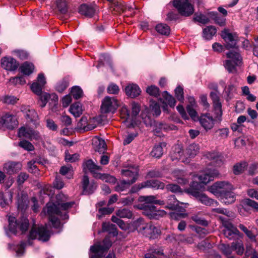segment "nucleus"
<instances>
[{
  "mask_svg": "<svg viewBox=\"0 0 258 258\" xmlns=\"http://www.w3.org/2000/svg\"><path fill=\"white\" fill-rule=\"evenodd\" d=\"M74 202L58 203L57 205L53 203H48L43 212L49 216V219L54 227L57 228L60 225L58 217L62 220L69 218L66 210L72 207Z\"/></svg>",
  "mask_w": 258,
  "mask_h": 258,
  "instance_id": "1",
  "label": "nucleus"
},
{
  "mask_svg": "<svg viewBox=\"0 0 258 258\" xmlns=\"http://www.w3.org/2000/svg\"><path fill=\"white\" fill-rule=\"evenodd\" d=\"M198 185L197 182H193L190 187L186 189V192L194 197L198 201L206 206H218V203L209 198L205 194L201 193L198 189L194 188V186Z\"/></svg>",
  "mask_w": 258,
  "mask_h": 258,
  "instance_id": "2",
  "label": "nucleus"
},
{
  "mask_svg": "<svg viewBox=\"0 0 258 258\" xmlns=\"http://www.w3.org/2000/svg\"><path fill=\"white\" fill-rule=\"evenodd\" d=\"M111 246L109 238L105 237L102 243L97 242L90 247V252L93 254L90 255V258H101L104 252L106 251Z\"/></svg>",
  "mask_w": 258,
  "mask_h": 258,
  "instance_id": "3",
  "label": "nucleus"
},
{
  "mask_svg": "<svg viewBox=\"0 0 258 258\" xmlns=\"http://www.w3.org/2000/svg\"><path fill=\"white\" fill-rule=\"evenodd\" d=\"M219 218L224 227V229L222 230L223 234L226 238L231 240L235 238L236 237L240 236V233L231 223L229 219L223 216H219Z\"/></svg>",
  "mask_w": 258,
  "mask_h": 258,
  "instance_id": "4",
  "label": "nucleus"
},
{
  "mask_svg": "<svg viewBox=\"0 0 258 258\" xmlns=\"http://www.w3.org/2000/svg\"><path fill=\"white\" fill-rule=\"evenodd\" d=\"M9 229L12 233L16 234L18 230L22 232L26 231L29 227V221L27 218H23L20 220H16V218L13 216L9 217Z\"/></svg>",
  "mask_w": 258,
  "mask_h": 258,
  "instance_id": "5",
  "label": "nucleus"
},
{
  "mask_svg": "<svg viewBox=\"0 0 258 258\" xmlns=\"http://www.w3.org/2000/svg\"><path fill=\"white\" fill-rule=\"evenodd\" d=\"M173 5L182 16L189 17L195 11L194 6L188 0H173Z\"/></svg>",
  "mask_w": 258,
  "mask_h": 258,
  "instance_id": "6",
  "label": "nucleus"
},
{
  "mask_svg": "<svg viewBox=\"0 0 258 258\" xmlns=\"http://www.w3.org/2000/svg\"><path fill=\"white\" fill-rule=\"evenodd\" d=\"M228 59L224 62V66L229 73L235 71V67L241 62L242 58L239 53L229 51L226 54Z\"/></svg>",
  "mask_w": 258,
  "mask_h": 258,
  "instance_id": "7",
  "label": "nucleus"
},
{
  "mask_svg": "<svg viewBox=\"0 0 258 258\" xmlns=\"http://www.w3.org/2000/svg\"><path fill=\"white\" fill-rule=\"evenodd\" d=\"M49 237L50 233L46 225L38 227L34 225L30 232L29 239H38L42 241H47Z\"/></svg>",
  "mask_w": 258,
  "mask_h": 258,
  "instance_id": "8",
  "label": "nucleus"
},
{
  "mask_svg": "<svg viewBox=\"0 0 258 258\" xmlns=\"http://www.w3.org/2000/svg\"><path fill=\"white\" fill-rule=\"evenodd\" d=\"M233 189V186L230 182L226 181L216 182L208 188V190L217 197L229 190Z\"/></svg>",
  "mask_w": 258,
  "mask_h": 258,
  "instance_id": "9",
  "label": "nucleus"
},
{
  "mask_svg": "<svg viewBox=\"0 0 258 258\" xmlns=\"http://www.w3.org/2000/svg\"><path fill=\"white\" fill-rule=\"evenodd\" d=\"M141 209L143 210L144 215L150 219L157 220L165 216L167 213L163 210L157 209L154 205H144Z\"/></svg>",
  "mask_w": 258,
  "mask_h": 258,
  "instance_id": "10",
  "label": "nucleus"
},
{
  "mask_svg": "<svg viewBox=\"0 0 258 258\" xmlns=\"http://www.w3.org/2000/svg\"><path fill=\"white\" fill-rule=\"evenodd\" d=\"M117 100L114 97H105L102 101L100 108L102 113H113L118 106Z\"/></svg>",
  "mask_w": 258,
  "mask_h": 258,
  "instance_id": "11",
  "label": "nucleus"
},
{
  "mask_svg": "<svg viewBox=\"0 0 258 258\" xmlns=\"http://www.w3.org/2000/svg\"><path fill=\"white\" fill-rule=\"evenodd\" d=\"M18 121L15 116L7 113L0 118V128L14 129L18 126Z\"/></svg>",
  "mask_w": 258,
  "mask_h": 258,
  "instance_id": "12",
  "label": "nucleus"
},
{
  "mask_svg": "<svg viewBox=\"0 0 258 258\" xmlns=\"http://www.w3.org/2000/svg\"><path fill=\"white\" fill-rule=\"evenodd\" d=\"M201 125L207 132L213 128L217 120L209 113L202 114L199 117Z\"/></svg>",
  "mask_w": 258,
  "mask_h": 258,
  "instance_id": "13",
  "label": "nucleus"
},
{
  "mask_svg": "<svg viewBox=\"0 0 258 258\" xmlns=\"http://www.w3.org/2000/svg\"><path fill=\"white\" fill-rule=\"evenodd\" d=\"M221 36L226 43L225 47L227 49L236 47L237 37L235 34L231 33L225 29L221 32Z\"/></svg>",
  "mask_w": 258,
  "mask_h": 258,
  "instance_id": "14",
  "label": "nucleus"
},
{
  "mask_svg": "<svg viewBox=\"0 0 258 258\" xmlns=\"http://www.w3.org/2000/svg\"><path fill=\"white\" fill-rule=\"evenodd\" d=\"M219 172L215 169H206L198 175V179L204 184H207L219 175Z\"/></svg>",
  "mask_w": 258,
  "mask_h": 258,
  "instance_id": "15",
  "label": "nucleus"
},
{
  "mask_svg": "<svg viewBox=\"0 0 258 258\" xmlns=\"http://www.w3.org/2000/svg\"><path fill=\"white\" fill-rule=\"evenodd\" d=\"M18 135L19 137L26 138L31 140L33 139L39 140L40 138L39 132L25 126L21 127L19 129Z\"/></svg>",
  "mask_w": 258,
  "mask_h": 258,
  "instance_id": "16",
  "label": "nucleus"
},
{
  "mask_svg": "<svg viewBox=\"0 0 258 258\" xmlns=\"http://www.w3.org/2000/svg\"><path fill=\"white\" fill-rule=\"evenodd\" d=\"M121 172L123 176L131 178V179H128L126 181L133 184L136 182L138 178L139 169L137 167L130 166L127 169L121 170Z\"/></svg>",
  "mask_w": 258,
  "mask_h": 258,
  "instance_id": "17",
  "label": "nucleus"
},
{
  "mask_svg": "<svg viewBox=\"0 0 258 258\" xmlns=\"http://www.w3.org/2000/svg\"><path fill=\"white\" fill-rule=\"evenodd\" d=\"M83 194L84 195H89L92 194L96 188V184L93 181H89L88 177L84 175L82 181Z\"/></svg>",
  "mask_w": 258,
  "mask_h": 258,
  "instance_id": "18",
  "label": "nucleus"
},
{
  "mask_svg": "<svg viewBox=\"0 0 258 258\" xmlns=\"http://www.w3.org/2000/svg\"><path fill=\"white\" fill-rule=\"evenodd\" d=\"M22 164L19 162L9 161L4 164V170L8 174H13L18 172L22 169Z\"/></svg>",
  "mask_w": 258,
  "mask_h": 258,
  "instance_id": "19",
  "label": "nucleus"
},
{
  "mask_svg": "<svg viewBox=\"0 0 258 258\" xmlns=\"http://www.w3.org/2000/svg\"><path fill=\"white\" fill-rule=\"evenodd\" d=\"M2 67L8 71L16 70L19 66L18 62L14 58L11 57H5L1 60Z\"/></svg>",
  "mask_w": 258,
  "mask_h": 258,
  "instance_id": "20",
  "label": "nucleus"
},
{
  "mask_svg": "<svg viewBox=\"0 0 258 258\" xmlns=\"http://www.w3.org/2000/svg\"><path fill=\"white\" fill-rule=\"evenodd\" d=\"M172 175L175 178L174 180L180 184L184 185L189 181L188 175L182 170H175L172 172Z\"/></svg>",
  "mask_w": 258,
  "mask_h": 258,
  "instance_id": "21",
  "label": "nucleus"
},
{
  "mask_svg": "<svg viewBox=\"0 0 258 258\" xmlns=\"http://www.w3.org/2000/svg\"><path fill=\"white\" fill-rule=\"evenodd\" d=\"M185 154L183 153L182 147L180 145H176L173 148L171 153V158L172 161L175 160H181L182 162L187 161Z\"/></svg>",
  "mask_w": 258,
  "mask_h": 258,
  "instance_id": "22",
  "label": "nucleus"
},
{
  "mask_svg": "<svg viewBox=\"0 0 258 258\" xmlns=\"http://www.w3.org/2000/svg\"><path fill=\"white\" fill-rule=\"evenodd\" d=\"M161 233L160 230L151 223H148L142 234L150 238H156Z\"/></svg>",
  "mask_w": 258,
  "mask_h": 258,
  "instance_id": "23",
  "label": "nucleus"
},
{
  "mask_svg": "<svg viewBox=\"0 0 258 258\" xmlns=\"http://www.w3.org/2000/svg\"><path fill=\"white\" fill-rule=\"evenodd\" d=\"M220 202L225 205H229L233 203L236 200V194L232 190L223 194L217 197Z\"/></svg>",
  "mask_w": 258,
  "mask_h": 258,
  "instance_id": "24",
  "label": "nucleus"
},
{
  "mask_svg": "<svg viewBox=\"0 0 258 258\" xmlns=\"http://www.w3.org/2000/svg\"><path fill=\"white\" fill-rule=\"evenodd\" d=\"M28 203L27 195L23 191L18 193L17 202L18 209L21 211L26 209L28 206Z\"/></svg>",
  "mask_w": 258,
  "mask_h": 258,
  "instance_id": "25",
  "label": "nucleus"
},
{
  "mask_svg": "<svg viewBox=\"0 0 258 258\" xmlns=\"http://www.w3.org/2000/svg\"><path fill=\"white\" fill-rule=\"evenodd\" d=\"M83 169L85 172L87 170L89 171L95 177V175H96V174H98L97 172L101 171L102 167L96 165L92 160H88L83 164Z\"/></svg>",
  "mask_w": 258,
  "mask_h": 258,
  "instance_id": "26",
  "label": "nucleus"
},
{
  "mask_svg": "<svg viewBox=\"0 0 258 258\" xmlns=\"http://www.w3.org/2000/svg\"><path fill=\"white\" fill-rule=\"evenodd\" d=\"M13 192L12 190L4 193H0V205L2 207H5L9 205L12 202Z\"/></svg>",
  "mask_w": 258,
  "mask_h": 258,
  "instance_id": "27",
  "label": "nucleus"
},
{
  "mask_svg": "<svg viewBox=\"0 0 258 258\" xmlns=\"http://www.w3.org/2000/svg\"><path fill=\"white\" fill-rule=\"evenodd\" d=\"M92 145L94 150L100 153L103 152L106 149L105 141L98 137L93 138Z\"/></svg>",
  "mask_w": 258,
  "mask_h": 258,
  "instance_id": "28",
  "label": "nucleus"
},
{
  "mask_svg": "<svg viewBox=\"0 0 258 258\" xmlns=\"http://www.w3.org/2000/svg\"><path fill=\"white\" fill-rule=\"evenodd\" d=\"M126 94L132 97H136L139 95L141 90L139 86L136 84H131L127 86L125 88Z\"/></svg>",
  "mask_w": 258,
  "mask_h": 258,
  "instance_id": "29",
  "label": "nucleus"
},
{
  "mask_svg": "<svg viewBox=\"0 0 258 258\" xmlns=\"http://www.w3.org/2000/svg\"><path fill=\"white\" fill-rule=\"evenodd\" d=\"M79 12L82 15L91 17L95 13V10L92 6L84 4L80 6Z\"/></svg>",
  "mask_w": 258,
  "mask_h": 258,
  "instance_id": "30",
  "label": "nucleus"
},
{
  "mask_svg": "<svg viewBox=\"0 0 258 258\" xmlns=\"http://www.w3.org/2000/svg\"><path fill=\"white\" fill-rule=\"evenodd\" d=\"M143 186L145 187H152L156 189H163L165 187V184L158 180H149L143 182Z\"/></svg>",
  "mask_w": 258,
  "mask_h": 258,
  "instance_id": "31",
  "label": "nucleus"
},
{
  "mask_svg": "<svg viewBox=\"0 0 258 258\" xmlns=\"http://www.w3.org/2000/svg\"><path fill=\"white\" fill-rule=\"evenodd\" d=\"M213 112L214 118L217 120L218 123H220L222 120V110L221 103L213 104Z\"/></svg>",
  "mask_w": 258,
  "mask_h": 258,
  "instance_id": "32",
  "label": "nucleus"
},
{
  "mask_svg": "<svg viewBox=\"0 0 258 258\" xmlns=\"http://www.w3.org/2000/svg\"><path fill=\"white\" fill-rule=\"evenodd\" d=\"M208 158L211 160L215 166H220L223 161V157L218 152L210 153L208 155Z\"/></svg>",
  "mask_w": 258,
  "mask_h": 258,
  "instance_id": "33",
  "label": "nucleus"
},
{
  "mask_svg": "<svg viewBox=\"0 0 258 258\" xmlns=\"http://www.w3.org/2000/svg\"><path fill=\"white\" fill-rule=\"evenodd\" d=\"M200 150L199 146L195 143L189 145L185 150V156L186 158L188 157H193L196 156Z\"/></svg>",
  "mask_w": 258,
  "mask_h": 258,
  "instance_id": "34",
  "label": "nucleus"
},
{
  "mask_svg": "<svg viewBox=\"0 0 258 258\" xmlns=\"http://www.w3.org/2000/svg\"><path fill=\"white\" fill-rule=\"evenodd\" d=\"M69 111L75 117L80 116L83 112L81 103L79 102L74 103L70 106Z\"/></svg>",
  "mask_w": 258,
  "mask_h": 258,
  "instance_id": "35",
  "label": "nucleus"
},
{
  "mask_svg": "<svg viewBox=\"0 0 258 258\" xmlns=\"http://www.w3.org/2000/svg\"><path fill=\"white\" fill-rule=\"evenodd\" d=\"M216 32L217 30L214 26H208L203 30V37L207 40H210L216 34Z\"/></svg>",
  "mask_w": 258,
  "mask_h": 258,
  "instance_id": "36",
  "label": "nucleus"
},
{
  "mask_svg": "<svg viewBox=\"0 0 258 258\" xmlns=\"http://www.w3.org/2000/svg\"><path fill=\"white\" fill-rule=\"evenodd\" d=\"M163 146H166L165 143H162L155 146L151 153V155L156 158H160L163 153Z\"/></svg>",
  "mask_w": 258,
  "mask_h": 258,
  "instance_id": "37",
  "label": "nucleus"
},
{
  "mask_svg": "<svg viewBox=\"0 0 258 258\" xmlns=\"http://www.w3.org/2000/svg\"><path fill=\"white\" fill-rule=\"evenodd\" d=\"M148 223H146L143 218H140L135 221L133 223L134 227L141 234L145 230Z\"/></svg>",
  "mask_w": 258,
  "mask_h": 258,
  "instance_id": "38",
  "label": "nucleus"
},
{
  "mask_svg": "<svg viewBox=\"0 0 258 258\" xmlns=\"http://www.w3.org/2000/svg\"><path fill=\"white\" fill-rule=\"evenodd\" d=\"M167 205L166 208L170 210H175L179 206L180 203L183 204V203H180L179 201L176 200L175 196L172 195L168 197L167 200Z\"/></svg>",
  "mask_w": 258,
  "mask_h": 258,
  "instance_id": "39",
  "label": "nucleus"
},
{
  "mask_svg": "<svg viewBox=\"0 0 258 258\" xmlns=\"http://www.w3.org/2000/svg\"><path fill=\"white\" fill-rule=\"evenodd\" d=\"M232 251H235L239 255H241L244 252V248L241 240L233 242L231 243Z\"/></svg>",
  "mask_w": 258,
  "mask_h": 258,
  "instance_id": "40",
  "label": "nucleus"
},
{
  "mask_svg": "<svg viewBox=\"0 0 258 258\" xmlns=\"http://www.w3.org/2000/svg\"><path fill=\"white\" fill-rule=\"evenodd\" d=\"M120 116L124 120L123 122L127 121H132L131 115L130 114V110L125 105H122L119 110Z\"/></svg>",
  "mask_w": 258,
  "mask_h": 258,
  "instance_id": "41",
  "label": "nucleus"
},
{
  "mask_svg": "<svg viewBox=\"0 0 258 258\" xmlns=\"http://www.w3.org/2000/svg\"><path fill=\"white\" fill-rule=\"evenodd\" d=\"M110 8L113 11L117 13H120L125 11V5L121 1L114 2L111 4Z\"/></svg>",
  "mask_w": 258,
  "mask_h": 258,
  "instance_id": "42",
  "label": "nucleus"
},
{
  "mask_svg": "<svg viewBox=\"0 0 258 258\" xmlns=\"http://www.w3.org/2000/svg\"><path fill=\"white\" fill-rule=\"evenodd\" d=\"M116 215L119 218L131 219L133 216V213L129 209L123 208L117 211Z\"/></svg>",
  "mask_w": 258,
  "mask_h": 258,
  "instance_id": "43",
  "label": "nucleus"
},
{
  "mask_svg": "<svg viewBox=\"0 0 258 258\" xmlns=\"http://www.w3.org/2000/svg\"><path fill=\"white\" fill-rule=\"evenodd\" d=\"M33 64L27 62L24 63L20 68L21 72L26 75H30L33 72Z\"/></svg>",
  "mask_w": 258,
  "mask_h": 258,
  "instance_id": "44",
  "label": "nucleus"
},
{
  "mask_svg": "<svg viewBox=\"0 0 258 258\" xmlns=\"http://www.w3.org/2000/svg\"><path fill=\"white\" fill-rule=\"evenodd\" d=\"M95 177L100 179L106 182L114 183L116 181V178L114 176L106 174H96Z\"/></svg>",
  "mask_w": 258,
  "mask_h": 258,
  "instance_id": "45",
  "label": "nucleus"
},
{
  "mask_svg": "<svg viewBox=\"0 0 258 258\" xmlns=\"http://www.w3.org/2000/svg\"><path fill=\"white\" fill-rule=\"evenodd\" d=\"M247 166V163L246 162H242L236 164L233 166V173L235 175L241 173Z\"/></svg>",
  "mask_w": 258,
  "mask_h": 258,
  "instance_id": "46",
  "label": "nucleus"
},
{
  "mask_svg": "<svg viewBox=\"0 0 258 258\" xmlns=\"http://www.w3.org/2000/svg\"><path fill=\"white\" fill-rule=\"evenodd\" d=\"M157 31L162 35H168L170 34V27L166 24H159L156 27Z\"/></svg>",
  "mask_w": 258,
  "mask_h": 258,
  "instance_id": "47",
  "label": "nucleus"
},
{
  "mask_svg": "<svg viewBox=\"0 0 258 258\" xmlns=\"http://www.w3.org/2000/svg\"><path fill=\"white\" fill-rule=\"evenodd\" d=\"M102 231L111 233L113 235H116L117 234L115 225L109 223H103L102 224Z\"/></svg>",
  "mask_w": 258,
  "mask_h": 258,
  "instance_id": "48",
  "label": "nucleus"
},
{
  "mask_svg": "<svg viewBox=\"0 0 258 258\" xmlns=\"http://www.w3.org/2000/svg\"><path fill=\"white\" fill-rule=\"evenodd\" d=\"M157 128L154 130L155 134H158L159 133L160 131H168V130H175L176 127L174 126H170L166 124L163 123H159L156 125Z\"/></svg>",
  "mask_w": 258,
  "mask_h": 258,
  "instance_id": "49",
  "label": "nucleus"
},
{
  "mask_svg": "<svg viewBox=\"0 0 258 258\" xmlns=\"http://www.w3.org/2000/svg\"><path fill=\"white\" fill-rule=\"evenodd\" d=\"M210 15L211 18L215 21V23L221 26H223L225 24V19L220 17L217 12H211Z\"/></svg>",
  "mask_w": 258,
  "mask_h": 258,
  "instance_id": "50",
  "label": "nucleus"
},
{
  "mask_svg": "<svg viewBox=\"0 0 258 258\" xmlns=\"http://www.w3.org/2000/svg\"><path fill=\"white\" fill-rule=\"evenodd\" d=\"M156 197L154 196H141L139 200L141 202H145V204L141 205L140 209L144 205H151L150 204H155Z\"/></svg>",
  "mask_w": 258,
  "mask_h": 258,
  "instance_id": "51",
  "label": "nucleus"
},
{
  "mask_svg": "<svg viewBox=\"0 0 258 258\" xmlns=\"http://www.w3.org/2000/svg\"><path fill=\"white\" fill-rule=\"evenodd\" d=\"M131 184H132V183H130V182L126 180H122L117 183L115 187V190L117 192L122 191L126 189Z\"/></svg>",
  "mask_w": 258,
  "mask_h": 258,
  "instance_id": "52",
  "label": "nucleus"
},
{
  "mask_svg": "<svg viewBox=\"0 0 258 258\" xmlns=\"http://www.w3.org/2000/svg\"><path fill=\"white\" fill-rule=\"evenodd\" d=\"M162 95L164 100L170 107H174L175 106L176 101L173 96L169 94L166 91L164 92Z\"/></svg>",
  "mask_w": 258,
  "mask_h": 258,
  "instance_id": "53",
  "label": "nucleus"
},
{
  "mask_svg": "<svg viewBox=\"0 0 258 258\" xmlns=\"http://www.w3.org/2000/svg\"><path fill=\"white\" fill-rule=\"evenodd\" d=\"M56 6L59 11L62 14H65L68 11V7L65 0H56Z\"/></svg>",
  "mask_w": 258,
  "mask_h": 258,
  "instance_id": "54",
  "label": "nucleus"
},
{
  "mask_svg": "<svg viewBox=\"0 0 258 258\" xmlns=\"http://www.w3.org/2000/svg\"><path fill=\"white\" fill-rule=\"evenodd\" d=\"M219 248L225 255H229L231 254L232 251V245L229 246L228 244L224 243L221 244L219 245Z\"/></svg>",
  "mask_w": 258,
  "mask_h": 258,
  "instance_id": "55",
  "label": "nucleus"
},
{
  "mask_svg": "<svg viewBox=\"0 0 258 258\" xmlns=\"http://www.w3.org/2000/svg\"><path fill=\"white\" fill-rule=\"evenodd\" d=\"M140 110V106L138 103L133 102L132 104V114L131 115L132 121L134 120L135 117L138 115Z\"/></svg>",
  "mask_w": 258,
  "mask_h": 258,
  "instance_id": "56",
  "label": "nucleus"
},
{
  "mask_svg": "<svg viewBox=\"0 0 258 258\" xmlns=\"http://www.w3.org/2000/svg\"><path fill=\"white\" fill-rule=\"evenodd\" d=\"M71 94L76 99H78L83 96V91L79 86H74L71 90Z\"/></svg>",
  "mask_w": 258,
  "mask_h": 258,
  "instance_id": "57",
  "label": "nucleus"
},
{
  "mask_svg": "<svg viewBox=\"0 0 258 258\" xmlns=\"http://www.w3.org/2000/svg\"><path fill=\"white\" fill-rule=\"evenodd\" d=\"M111 220L113 222L116 223L118 226L122 230H126L128 228V225L123 221L118 218L115 216H112Z\"/></svg>",
  "mask_w": 258,
  "mask_h": 258,
  "instance_id": "58",
  "label": "nucleus"
},
{
  "mask_svg": "<svg viewBox=\"0 0 258 258\" xmlns=\"http://www.w3.org/2000/svg\"><path fill=\"white\" fill-rule=\"evenodd\" d=\"M194 20L201 23L206 24L210 22V19L207 16L203 14H195Z\"/></svg>",
  "mask_w": 258,
  "mask_h": 258,
  "instance_id": "59",
  "label": "nucleus"
},
{
  "mask_svg": "<svg viewBox=\"0 0 258 258\" xmlns=\"http://www.w3.org/2000/svg\"><path fill=\"white\" fill-rule=\"evenodd\" d=\"M40 95V106L43 108L46 105L48 100L50 98V94L47 93H42Z\"/></svg>",
  "mask_w": 258,
  "mask_h": 258,
  "instance_id": "60",
  "label": "nucleus"
},
{
  "mask_svg": "<svg viewBox=\"0 0 258 258\" xmlns=\"http://www.w3.org/2000/svg\"><path fill=\"white\" fill-rule=\"evenodd\" d=\"M175 97L177 99L181 102H183L184 97L183 95V89L180 87L178 86L175 89Z\"/></svg>",
  "mask_w": 258,
  "mask_h": 258,
  "instance_id": "61",
  "label": "nucleus"
},
{
  "mask_svg": "<svg viewBox=\"0 0 258 258\" xmlns=\"http://www.w3.org/2000/svg\"><path fill=\"white\" fill-rule=\"evenodd\" d=\"M146 91L149 95L155 97H157L159 95V89L154 85L148 87L146 89Z\"/></svg>",
  "mask_w": 258,
  "mask_h": 258,
  "instance_id": "62",
  "label": "nucleus"
},
{
  "mask_svg": "<svg viewBox=\"0 0 258 258\" xmlns=\"http://www.w3.org/2000/svg\"><path fill=\"white\" fill-rule=\"evenodd\" d=\"M97 122L95 118H90L87 123L86 126L85 127H83V130L85 131H90L96 126Z\"/></svg>",
  "mask_w": 258,
  "mask_h": 258,
  "instance_id": "63",
  "label": "nucleus"
},
{
  "mask_svg": "<svg viewBox=\"0 0 258 258\" xmlns=\"http://www.w3.org/2000/svg\"><path fill=\"white\" fill-rule=\"evenodd\" d=\"M43 87V86L37 82H34L31 86L32 91L37 95H40L41 93Z\"/></svg>",
  "mask_w": 258,
  "mask_h": 258,
  "instance_id": "64",
  "label": "nucleus"
}]
</instances>
